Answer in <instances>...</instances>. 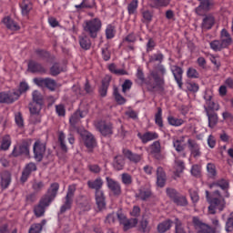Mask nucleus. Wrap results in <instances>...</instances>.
Listing matches in <instances>:
<instances>
[{
	"instance_id": "1",
	"label": "nucleus",
	"mask_w": 233,
	"mask_h": 233,
	"mask_svg": "<svg viewBox=\"0 0 233 233\" xmlns=\"http://www.w3.org/2000/svg\"><path fill=\"white\" fill-rule=\"evenodd\" d=\"M206 198L209 203L208 212L209 214H216V210H223L225 208V198L221 196L219 191L216 190L210 197V193L206 191Z\"/></svg>"
},
{
	"instance_id": "2",
	"label": "nucleus",
	"mask_w": 233,
	"mask_h": 233,
	"mask_svg": "<svg viewBox=\"0 0 233 233\" xmlns=\"http://www.w3.org/2000/svg\"><path fill=\"white\" fill-rule=\"evenodd\" d=\"M103 23L99 18H93L85 22L84 30L89 34L90 37L96 39L97 33L101 30Z\"/></svg>"
},
{
	"instance_id": "3",
	"label": "nucleus",
	"mask_w": 233,
	"mask_h": 233,
	"mask_svg": "<svg viewBox=\"0 0 233 233\" xmlns=\"http://www.w3.org/2000/svg\"><path fill=\"white\" fill-rule=\"evenodd\" d=\"M95 127L104 137L112 136L114 134V127L110 122L98 121L95 124Z\"/></svg>"
},
{
	"instance_id": "4",
	"label": "nucleus",
	"mask_w": 233,
	"mask_h": 233,
	"mask_svg": "<svg viewBox=\"0 0 233 233\" xmlns=\"http://www.w3.org/2000/svg\"><path fill=\"white\" fill-rule=\"evenodd\" d=\"M120 225H123L124 230H130V228H134L137 226L138 220L137 218H127V217L123 214H116Z\"/></svg>"
},
{
	"instance_id": "5",
	"label": "nucleus",
	"mask_w": 233,
	"mask_h": 233,
	"mask_svg": "<svg viewBox=\"0 0 233 233\" xmlns=\"http://www.w3.org/2000/svg\"><path fill=\"white\" fill-rule=\"evenodd\" d=\"M33 150L35 161H43V157L46 151V146L44 143H41V141L37 140L34 144Z\"/></svg>"
},
{
	"instance_id": "6",
	"label": "nucleus",
	"mask_w": 233,
	"mask_h": 233,
	"mask_svg": "<svg viewBox=\"0 0 233 233\" xmlns=\"http://www.w3.org/2000/svg\"><path fill=\"white\" fill-rule=\"evenodd\" d=\"M193 225L198 233H216L212 228L201 222L198 217L193 218Z\"/></svg>"
},
{
	"instance_id": "7",
	"label": "nucleus",
	"mask_w": 233,
	"mask_h": 233,
	"mask_svg": "<svg viewBox=\"0 0 233 233\" xmlns=\"http://www.w3.org/2000/svg\"><path fill=\"white\" fill-rule=\"evenodd\" d=\"M19 99V94L14 91L1 92L0 93V103H6L10 105Z\"/></svg>"
},
{
	"instance_id": "8",
	"label": "nucleus",
	"mask_w": 233,
	"mask_h": 233,
	"mask_svg": "<svg viewBox=\"0 0 233 233\" xmlns=\"http://www.w3.org/2000/svg\"><path fill=\"white\" fill-rule=\"evenodd\" d=\"M59 191V184L53 183L47 190V194L42 197L46 201L52 203L54 199H56V196H57V192Z\"/></svg>"
},
{
	"instance_id": "9",
	"label": "nucleus",
	"mask_w": 233,
	"mask_h": 233,
	"mask_svg": "<svg viewBox=\"0 0 233 233\" xmlns=\"http://www.w3.org/2000/svg\"><path fill=\"white\" fill-rule=\"evenodd\" d=\"M50 203L51 202L46 200V198H42L39 204L34 208L35 216H36V218H41L45 216V209L46 208V207H50Z\"/></svg>"
},
{
	"instance_id": "10",
	"label": "nucleus",
	"mask_w": 233,
	"mask_h": 233,
	"mask_svg": "<svg viewBox=\"0 0 233 233\" xmlns=\"http://www.w3.org/2000/svg\"><path fill=\"white\" fill-rule=\"evenodd\" d=\"M82 138L86 148H88V150H92V148H96V146L97 145V143L96 142V138H94V135L92 133L85 131L82 134Z\"/></svg>"
},
{
	"instance_id": "11",
	"label": "nucleus",
	"mask_w": 233,
	"mask_h": 233,
	"mask_svg": "<svg viewBox=\"0 0 233 233\" xmlns=\"http://www.w3.org/2000/svg\"><path fill=\"white\" fill-rule=\"evenodd\" d=\"M171 72L179 88H183V69L177 66H171Z\"/></svg>"
},
{
	"instance_id": "12",
	"label": "nucleus",
	"mask_w": 233,
	"mask_h": 233,
	"mask_svg": "<svg viewBox=\"0 0 233 233\" xmlns=\"http://www.w3.org/2000/svg\"><path fill=\"white\" fill-rule=\"evenodd\" d=\"M106 181L107 183V187L113 194L116 196H119L121 194V185L119 182L114 180V178H110L109 177H106Z\"/></svg>"
},
{
	"instance_id": "13",
	"label": "nucleus",
	"mask_w": 233,
	"mask_h": 233,
	"mask_svg": "<svg viewBox=\"0 0 233 233\" xmlns=\"http://www.w3.org/2000/svg\"><path fill=\"white\" fill-rule=\"evenodd\" d=\"M96 204L99 210H103L106 207V198L103 190H97L95 192Z\"/></svg>"
},
{
	"instance_id": "14",
	"label": "nucleus",
	"mask_w": 233,
	"mask_h": 233,
	"mask_svg": "<svg viewBox=\"0 0 233 233\" xmlns=\"http://www.w3.org/2000/svg\"><path fill=\"white\" fill-rule=\"evenodd\" d=\"M172 143H173V147L177 152H185V148H187V143L185 142V137H174Z\"/></svg>"
},
{
	"instance_id": "15",
	"label": "nucleus",
	"mask_w": 233,
	"mask_h": 233,
	"mask_svg": "<svg viewBox=\"0 0 233 233\" xmlns=\"http://www.w3.org/2000/svg\"><path fill=\"white\" fill-rule=\"evenodd\" d=\"M187 144H188V148L191 152V156H193V157H200L201 151H200L199 145L192 139H188Z\"/></svg>"
},
{
	"instance_id": "16",
	"label": "nucleus",
	"mask_w": 233,
	"mask_h": 233,
	"mask_svg": "<svg viewBox=\"0 0 233 233\" xmlns=\"http://www.w3.org/2000/svg\"><path fill=\"white\" fill-rule=\"evenodd\" d=\"M137 137L141 139L142 143L146 144L148 143V141H154V139H157L159 135H157L156 132H146L144 134L138 133Z\"/></svg>"
},
{
	"instance_id": "17",
	"label": "nucleus",
	"mask_w": 233,
	"mask_h": 233,
	"mask_svg": "<svg viewBox=\"0 0 233 233\" xmlns=\"http://www.w3.org/2000/svg\"><path fill=\"white\" fill-rule=\"evenodd\" d=\"M37 167L34 163H29L24 169L21 177L22 183H25L32 172H35Z\"/></svg>"
},
{
	"instance_id": "18",
	"label": "nucleus",
	"mask_w": 233,
	"mask_h": 233,
	"mask_svg": "<svg viewBox=\"0 0 233 233\" xmlns=\"http://www.w3.org/2000/svg\"><path fill=\"white\" fill-rule=\"evenodd\" d=\"M220 42L224 48L230 46V44L232 43V36H230V33L227 31V29H222L220 33Z\"/></svg>"
},
{
	"instance_id": "19",
	"label": "nucleus",
	"mask_w": 233,
	"mask_h": 233,
	"mask_svg": "<svg viewBox=\"0 0 233 233\" xmlns=\"http://www.w3.org/2000/svg\"><path fill=\"white\" fill-rule=\"evenodd\" d=\"M204 99L206 101V105L210 110H219V105L212 100L211 92H206V94L204 95Z\"/></svg>"
},
{
	"instance_id": "20",
	"label": "nucleus",
	"mask_w": 233,
	"mask_h": 233,
	"mask_svg": "<svg viewBox=\"0 0 233 233\" xmlns=\"http://www.w3.org/2000/svg\"><path fill=\"white\" fill-rule=\"evenodd\" d=\"M167 182V175L163 170V167H157V185L163 188L165 187V183Z\"/></svg>"
},
{
	"instance_id": "21",
	"label": "nucleus",
	"mask_w": 233,
	"mask_h": 233,
	"mask_svg": "<svg viewBox=\"0 0 233 233\" xmlns=\"http://www.w3.org/2000/svg\"><path fill=\"white\" fill-rule=\"evenodd\" d=\"M212 0H203L200 5L196 8V14L198 15H204L205 12L210 8Z\"/></svg>"
},
{
	"instance_id": "22",
	"label": "nucleus",
	"mask_w": 233,
	"mask_h": 233,
	"mask_svg": "<svg viewBox=\"0 0 233 233\" xmlns=\"http://www.w3.org/2000/svg\"><path fill=\"white\" fill-rule=\"evenodd\" d=\"M85 116H86V112L77 110L69 118L70 125H72V127H76V125H77Z\"/></svg>"
},
{
	"instance_id": "23",
	"label": "nucleus",
	"mask_w": 233,
	"mask_h": 233,
	"mask_svg": "<svg viewBox=\"0 0 233 233\" xmlns=\"http://www.w3.org/2000/svg\"><path fill=\"white\" fill-rule=\"evenodd\" d=\"M124 156L130 160L132 163H139L141 159H143V157L139 154L132 153V151L127 149L124 150Z\"/></svg>"
},
{
	"instance_id": "24",
	"label": "nucleus",
	"mask_w": 233,
	"mask_h": 233,
	"mask_svg": "<svg viewBox=\"0 0 233 233\" xmlns=\"http://www.w3.org/2000/svg\"><path fill=\"white\" fill-rule=\"evenodd\" d=\"M87 186L89 188L97 192V190H101V188H103V179L101 177H97L95 180H88Z\"/></svg>"
},
{
	"instance_id": "25",
	"label": "nucleus",
	"mask_w": 233,
	"mask_h": 233,
	"mask_svg": "<svg viewBox=\"0 0 233 233\" xmlns=\"http://www.w3.org/2000/svg\"><path fill=\"white\" fill-rule=\"evenodd\" d=\"M28 70L29 72H39L40 74H44L46 72L45 67L43 66L35 61H30L28 63Z\"/></svg>"
},
{
	"instance_id": "26",
	"label": "nucleus",
	"mask_w": 233,
	"mask_h": 233,
	"mask_svg": "<svg viewBox=\"0 0 233 233\" xmlns=\"http://www.w3.org/2000/svg\"><path fill=\"white\" fill-rule=\"evenodd\" d=\"M10 183H12V176L10 175V172L5 171L1 175V187L2 188H8L10 186Z\"/></svg>"
},
{
	"instance_id": "27",
	"label": "nucleus",
	"mask_w": 233,
	"mask_h": 233,
	"mask_svg": "<svg viewBox=\"0 0 233 233\" xmlns=\"http://www.w3.org/2000/svg\"><path fill=\"white\" fill-rule=\"evenodd\" d=\"M79 45L83 50H90V47L92 46V42L90 41V38L85 35H82L79 36Z\"/></svg>"
},
{
	"instance_id": "28",
	"label": "nucleus",
	"mask_w": 233,
	"mask_h": 233,
	"mask_svg": "<svg viewBox=\"0 0 233 233\" xmlns=\"http://www.w3.org/2000/svg\"><path fill=\"white\" fill-rule=\"evenodd\" d=\"M150 196H152V191L148 187H141L137 194V198L142 199V201H147Z\"/></svg>"
},
{
	"instance_id": "29",
	"label": "nucleus",
	"mask_w": 233,
	"mask_h": 233,
	"mask_svg": "<svg viewBox=\"0 0 233 233\" xmlns=\"http://www.w3.org/2000/svg\"><path fill=\"white\" fill-rule=\"evenodd\" d=\"M172 228V220L167 219L157 225V232L165 233Z\"/></svg>"
},
{
	"instance_id": "30",
	"label": "nucleus",
	"mask_w": 233,
	"mask_h": 233,
	"mask_svg": "<svg viewBox=\"0 0 233 233\" xmlns=\"http://www.w3.org/2000/svg\"><path fill=\"white\" fill-rule=\"evenodd\" d=\"M3 23L4 25H5L6 28H8L9 30H19V25H17V23H15L14 20H12V18H10V16H5L3 19Z\"/></svg>"
},
{
	"instance_id": "31",
	"label": "nucleus",
	"mask_w": 233,
	"mask_h": 233,
	"mask_svg": "<svg viewBox=\"0 0 233 233\" xmlns=\"http://www.w3.org/2000/svg\"><path fill=\"white\" fill-rule=\"evenodd\" d=\"M171 0H151L152 8H167L170 5Z\"/></svg>"
},
{
	"instance_id": "32",
	"label": "nucleus",
	"mask_w": 233,
	"mask_h": 233,
	"mask_svg": "<svg viewBox=\"0 0 233 233\" xmlns=\"http://www.w3.org/2000/svg\"><path fill=\"white\" fill-rule=\"evenodd\" d=\"M167 123L171 127H181V125H185V120L183 118L176 117L174 116H169L167 117Z\"/></svg>"
},
{
	"instance_id": "33",
	"label": "nucleus",
	"mask_w": 233,
	"mask_h": 233,
	"mask_svg": "<svg viewBox=\"0 0 233 233\" xmlns=\"http://www.w3.org/2000/svg\"><path fill=\"white\" fill-rule=\"evenodd\" d=\"M113 167L116 170H123L125 167V158L123 156H116L113 162Z\"/></svg>"
},
{
	"instance_id": "34",
	"label": "nucleus",
	"mask_w": 233,
	"mask_h": 233,
	"mask_svg": "<svg viewBox=\"0 0 233 233\" xmlns=\"http://www.w3.org/2000/svg\"><path fill=\"white\" fill-rule=\"evenodd\" d=\"M108 70L111 74H115V76H128V72L125 69H117V66L115 64H110L108 66Z\"/></svg>"
},
{
	"instance_id": "35",
	"label": "nucleus",
	"mask_w": 233,
	"mask_h": 233,
	"mask_svg": "<svg viewBox=\"0 0 233 233\" xmlns=\"http://www.w3.org/2000/svg\"><path fill=\"white\" fill-rule=\"evenodd\" d=\"M10 145H12V138L10 135H5L2 137L0 150H8L10 148Z\"/></svg>"
},
{
	"instance_id": "36",
	"label": "nucleus",
	"mask_w": 233,
	"mask_h": 233,
	"mask_svg": "<svg viewBox=\"0 0 233 233\" xmlns=\"http://www.w3.org/2000/svg\"><path fill=\"white\" fill-rule=\"evenodd\" d=\"M20 8L23 15H28L30 10H32V3L28 0H25L20 4Z\"/></svg>"
},
{
	"instance_id": "37",
	"label": "nucleus",
	"mask_w": 233,
	"mask_h": 233,
	"mask_svg": "<svg viewBox=\"0 0 233 233\" xmlns=\"http://www.w3.org/2000/svg\"><path fill=\"white\" fill-rule=\"evenodd\" d=\"M66 136L63 131L58 132V143H60V147L63 152H68V147H66Z\"/></svg>"
},
{
	"instance_id": "38",
	"label": "nucleus",
	"mask_w": 233,
	"mask_h": 233,
	"mask_svg": "<svg viewBox=\"0 0 233 233\" xmlns=\"http://www.w3.org/2000/svg\"><path fill=\"white\" fill-rule=\"evenodd\" d=\"M46 225V220H42L41 223L33 224L29 229V233H41L43 227Z\"/></svg>"
},
{
	"instance_id": "39",
	"label": "nucleus",
	"mask_w": 233,
	"mask_h": 233,
	"mask_svg": "<svg viewBox=\"0 0 233 233\" xmlns=\"http://www.w3.org/2000/svg\"><path fill=\"white\" fill-rule=\"evenodd\" d=\"M174 169L176 176H179L185 170V163L177 158L175 159Z\"/></svg>"
},
{
	"instance_id": "40",
	"label": "nucleus",
	"mask_w": 233,
	"mask_h": 233,
	"mask_svg": "<svg viewBox=\"0 0 233 233\" xmlns=\"http://www.w3.org/2000/svg\"><path fill=\"white\" fill-rule=\"evenodd\" d=\"M218 187H219V188H221L222 190H228V181L225 179L218 180V182L211 184L209 186V188H218Z\"/></svg>"
},
{
	"instance_id": "41",
	"label": "nucleus",
	"mask_w": 233,
	"mask_h": 233,
	"mask_svg": "<svg viewBox=\"0 0 233 233\" xmlns=\"http://www.w3.org/2000/svg\"><path fill=\"white\" fill-rule=\"evenodd\" d=\"M163 59H165V56L162 55L161 52H157L156 54H153L149 56V63H163Z\"/></svg>"
},
{
	"instance_id": "42",
	"label": "nucleus",
	"mask_w": 233,
	"mask_h": 233,
	"mask_svg": "<svg viewBox=\"0 0 233 233\" xmlns=\"http://www.w3.org/2000/svg\"><path fill=\"white\" fill-rule=\"evenodd\" d=\"M212 26H214V16H206L203 19L202 28H205L206 30H210Z\"/></svg>"
},
{
	"instance_id": "43",
	"label": "nucleus",
	"mask_w": 233,
	"mask_h": 233,
	"mask_svg": "<svg viewBox=\"0 0 233 233\" xmlns=\"http://www.w3.org/2000/svg\"><path fill=\"white\" fill-rule=\"evenodd\" d=\"M210 48L214 50V52H221L225 46L221 43V40H213L210 42Z\"/></svg>"
},
{
	"instance_id": "44",
	"label": "nucleus",
	"mask_w": 233,
	"mask_h": 233,
	"mask_svg": "<svg viewBox=\"0 0 233 233\" xmlns=\"http://www.w3.org/2000/svg\"><path fill=\"white\" fill-rule=\"evenodd\" d=\"M208 116V127L210 128H214V127H216V125H218V114L216 113H207Z\"/></svg>"
},
{
	"instance_id": "45",
	"label": "nucleus",
	"mask_w": 233,
	"mask_h": 233,
	"mask_svg": "<svg viewBox=\"0 0 233 233\" xmlns=\"http://www.w3.org/2000/svg\"><path fill=\"white\" fill-rule=\"evenodd\" d=\"M149 148H150V152L154 156H157V154H161V143H159V141L153 142L149 147Z\"/></svg>"
},
{
	"instance_id": "46",
	"label": "nucleus",
	"mask_w": 233,
	"mask_h": 233,
	"mask_svg": "<svg viewBox=\"0 0 233 233\" xmlns=\"http://www.w3.org/2000/svg\"><path fill=\"white\" fill-rule=\"evenodd\" d=\"M163 110L161 107H157V113L155 115V123L160 128H163Z\"/></svg>"
},
{
	"instance_id": "47",
	"label": "nucleus",
	"mask_w": 233,
	"mask_h": 233,
	"mask_svg": "<svg viewBox=\"0 0 233 233\" xmlns=\"http://www.w3.org/2000/svg\"><path fill=\"white\" fill-rule=\"evenodd\" d=\"M116 36V26L113 25H107L106 28V39H114Z\"/></svg>"
},
{
	"instance_id": "48",
	"label": "nucleus",
	"mask_w": 233,
	"mask_h": 233,
	"mask_svg": "<svg viewBox=\"0 0 233 233\" xmlns=\"http://www.w3.org/2000/svg\"><path fill=\"white\" fill-rule=\"evenodd\" d=\"M207 172H208V177H211L212 179H214V177H216V176L218 175V171L216 170V165L212 163H208L207 165Z\"/></svg>"
},
{
	"instance_id": "49",
	"label": "nucleus",
	"mask_w": 233,
	"mask_h": 233,
	"mask_svg": "<svg viewBox=\"0 0 233 233\" xmlns=\"http://www.w3.org/2000/svg\"><path fill=\"white\" fill-rule=\"evenodd\" d=\"M29 86L26 82H21L19 85L18 89L13 90V92L15 94H18V97H21V94H25L28 90Z\"/></svg>"
},
{
	"instance_id": "50",
	"label": "nucleus",
	"mask_w": 233,
	"mask_h": 233,
	"mask_svg": "<svg viewBox=\"0 0 233 233\" xmlns=\"http://www.w3.org/2000/svg\"><path fill=\"white\" fill-rule=\"evenodd\" d=\"M113 94L118 105H125L127 103V99H125V97L119 94V89H117V87L114 88Z\"/></svg>"
},
{
	"instance_id": "51",
	"label": "nucleus",
	"mask_w": 233,
	"mask_h": 233,
	"mask_svg": "<svg viewBox=\"0 0 233 233\" xmlns=\"http://www.w3.org/2000/svg\"><path fill=\"white\" fill-rule=\"evenodd\" d=\"M121 181L123 183V185H125L126 187H130V185H132V175L128 174V173H123L121 175Z\"/></svg>"
},
{
	"instance_id": "52",
	"label": "nucleus",
	"mask_w": 233,
	"mask_h": 233,
	"mask_svg": "<svg viewBox=\"0 0 233 233\" xmlns=\"http://www.w3.org/2000/svg\"><path fill=\"white\" fill-rule=\"evenodd\" d=\"M174 203L177 205V207H187L188 205V201H187V198L185 196L178 195L175 200H173Z\"/></svg>"
},
{
	"instance_id": "53",
	"label": "nucleus",
	"mask_w": 233,
	"mask_h": 233,
	"mask_svg": "<svg viewBox=\"0 0 233 233\" xmlns=\"http://www.w3.org/2000/svg\"><path fill=\"white\" fill-rule=\"evenodd\" d=\"M45 88H48V90L54 92V90L57 88V83L56 82V80L46 77Z\"/></svg>"
},
{
	"instance_id": "54",
	"label": "nucleus",
	"mask_w": 233,
	"mask_h": 233,
	"mask_svg": "<svg viewBox=\"0 0 233 233\" xmlns=\"http://www.w3.org/2000/svg\"><path fill=\"white\" fill-rule=\"evenodd\" d=\"M187 76L189 79H198L199 78V72L194 67H189L187 71Z\"/></svg>"
},
{
	"instance_id": "55",
	"label": "nucleus",
	"mask_w": 233,
	"mask_h": 233,
	"mask_svg": "<svg viewBox=\"0 0 233 233\" xmlns=\"http://www.w3.org/2000/svg\"><path fill=\"white\" fill-rule=\"evenodd\" d=\"M33 96V101L35 103V105H42L43 106V95L39 93V91L35 90L32 94Z\"/></svg>"
},
{
	"instance_id": "56",
	"label": "nucleus",
	"mask_w": 233,
	"mask_h": 233,
	"mask_svg": "<svg viewBox=\"0 0 233 233\" xmlns=\"http://www.w3.org/2000/svg\"><path fill=\"white\" fill-rule=\"evenodd\" d=\"M70 208H72V198H68L66 197V201L64 203V205H62L61 208H60V212L61 214L66 212V210H70Z\"/></svg>"
},
{
	"instance_id": "57",
	"label": "nucleus",
	"mask_w": 233,
	"mask_h": 233,
	"mask_svg": "<svg viewBox=\"0 0 233 233\" xmlns=\"http://www.w3.org/2000/svg\"><path fill=\"white\" fill-rule=\"evenodd\" d=\"M190 172L195 177H199L201 176V165L199 164L193 165Z\"/></svg>"
},
{
	"instance_id": "58",
	"label": "nucleus",
	"mask_w": 233,
	"mask_h": 233,
	"mask_svg": "<svg viewBox=\"0 0 233 233\" xmlns=\"http://www.w3.org/2000/svg\"><path fill=\"white\" fill-rule=\"evenodd\" d=\"M63 72V67L59 66V64H54L50 68L51 76H59Z\"/></svg>"
},
{
	"instance_id": "59",
	"label": "nucleus",
	"mask_w": 233,
	"mask_h": 233,
	"mask_svg": "<svg viewBox=\"0 0 233 233\" xmlns=\"http://www.w3.org/2000/svg\"><path fill=\"white\" fill-rule=\"evenodd\" d=\"M19 147L20 154H25V156H28L30 154V147L28 146V143L23 142Z\"/></svg>"
},
{
	"instance_id": "60",
	"label": "nucleus",
	"mask_w": 233,
	"mask_h": 233,
	"mask_svg": "<svg viewBox=\"0 0 233 233\" xmlns=\"http://www.w3.org/2000/svg\"><path fill=\"white\" fill-rule=\"evenodd\" d=\"M41 106H43L42 105H32L30 107H29V110H30V113L32 115L31 117H34L35 116H37L39 114V112H41Z\"/></svg>"
},
{
	"instance_id": "61",
	"label": "nucleus",
	"mask_w": 233,
	"mask_h": 233,
	"mask_svg": "<svg viewBox=\"0 0 233 233\" xmlns=\"http://www.w3.org/2000/svg\"><path fill=\"white\" fill-rule=\"evenodd\" d=\"M186 86L189 92H198V90H199V86L194 82L187 83Z\"/></svg>"
},
{
	"instance_id": "62",
	"label": "nucleus",
	"mask_w": 233,
	"mask_h": 233,
	"mask_svg": "<svg viewBox=\"0 0 233 233\" xmlns=\"http://www.w3.org/2000/svg\"><path fill=\"white\" fill-rule=\"evenodd\" d=\"M128 14H135L137 10V0H133L127 6Z\"/></svg>"
},
{
	"instance_id": "63",
	"label": "nucleus",
	"mask_w": 233,
	"mask_h": 233,
	"mask_svg": "<svg viewBox=\"0 0 233 233\" xmlns=\"http://www.w3.org/2000/svg\"><path fill=\"white\" fill-rule=\"evenodd\" d=\"M56 112L57 116H59L60 117L65 116V114H66V110L65 109V106H63L62 104L56 105Z\"/></svg>"
},
{
	"instance_id": "64",
	"label": "nucleus",
	"mask_w": 233,
	"mask_h": 233,
	"mask_svg": "<svg viewBox=\"0 0 233 233\" xmlns=\"http://www.w3.org/2000/svg\"><path fill=\"white\" fill-rule=\"evenodd\" d=\"M167 195L168 196V198H170V199H172V201H175V199L179 196V194H177V191H176V189L174 188H167Z\"/></svg>"
}]
</instances>
